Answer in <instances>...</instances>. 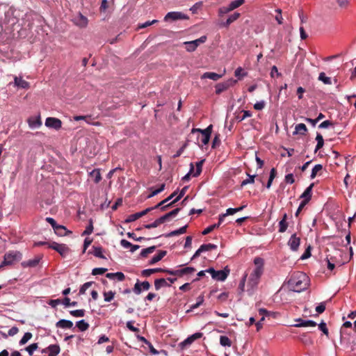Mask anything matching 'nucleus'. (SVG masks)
I'll use <instances>...</instances> for the list:
<instances>
[{"label": "nucleus", "instance_id": "33", "mask_svg": "<svg viewBox=\"0 0 356 356\" xmlns=\"http://www.w3.org/2000/svg\"><path fill=\"white\" fill-rule=\"evenodd\" d=\"M184 44L186 45V51L188 52L194 51L197 49V44L193 42V40L185 42Z\"/></svg>", "mask_w": 356, "mask_h": 356}, {"label": "nucleus", "instance_id": "38", "mask_svg": "<svg viewBox=\"0 0 356 356\" xmlns=\"http://www.w3.org/2000/svg\"><path fill=\"white\" fill-rule=\"evenodd\" d=\"M155 249H156V246H154V245L145 248L141 251L140 256L142 257H147L149 254L154 252Z\"/></svg>", "mask_w": 356, "mask_h": 356}, {"label": "nucleus", "instance_id": "8", "mask_svg": "<svg viewBox=\"0 0 356 356\" xmlns=\"http://www.w3.org/2000/svg\"><path fill=\"white\" fill-rule=\"evenodd\" d=\"M45 125L47 127L58 130L62 127V122L58 118L49 117L46 119Z\"/></svg>", "mask_w": 356, "mask_h": 356}, {"label": "nucleus", "instance_id": "51", "mask_svg": "<svg viewBox=\"0 0 356 356\" xmlns=\"http://www.w3.org/2000/svg\"><path fill=\"white\" fill-rule=\"evenodd\" d=\"M90 175L92 177H94V178H95L94 181L96 184L99 183L101 181L102 176L98 170H92V172L90 173Z\"/></svg>", "mask_w": 356, "mask_h": 356}, {"label": "nucleus", "instance_id": "27", "mask_svg": "<svg viewBox=\"0 0 356 356\" xmlns=\"http://www.w3.org/2000/svg\"><path fill=\"white\" fill-rule=\"evenodd\" d=\"M286 219H287V215H286V213H284L282 219L279 222V232L281 233L284 232L288 227V223L286 222Z\"/></svg>", "mask_w": 356, "mask_h": 356}, {"label": "nucleus", "instance_id": "53", "mask_svg": "<svg viewBox=\"0 0 356 356\" xmlns=\"http://www.w3.org/2000/svg\"><path fill=\"white\" fill-rule=\"evenodd\" d=\"M245 2V0H235L229 3L232 10L242 6Z\"/></svg>", "mask_w": 356, "mask_h": 356}, {"label": "nucleus", "instance_id": "62", "mask_svg": "<svg viewBox=\"0 0 356 356\" xmlns=\"http://www.w3.org/2000/svg\"><path fill=\"white\" fill-rule=\"evenodd\" d=\"M218 227H219V224L211 225L209 226L208 227H207L202 232V234L203 235H207V234H209L210 232H211L213 230H214L216 228H218Z\"/></svg>", "mask_w": 356, "mask_h": 356}, {"label": "nucleus", "instance_id": "34", "mask_svg": "<svg viewBox=\"0 0 356 356\" xmlns=\"http://www.w3.org/2000/svg\"><path fill=\"white\" fill-rule=\"evenodd\" d=\"M115 292L113 291H104L103 293L104 301L105 302H111L113 300L115 297Z\"/></svg>", "mask_w": 356, "mask_h": 356}, {"label": "nucleus", "instance_id": "21", "mask_svg": "<svg viewBox=\"0 0 356 356\" xmlns=\"http://www.w3.org/2000/svg\"><path fill=\"white\" fill-rule=\"evenodd\" d=\"M180 210H181L180 208H176V209H173L172 211H171L170 212L160 217V218L162 220V222L164 223L165 222L169 220L170 219V218H172V217H175V216H177Z\"/></svg>", "mask_w": 356, "mask_h": 356}, {"label": "nucleus", "instance_id": "48", "mask_svg": "<svg viewBox=\"0 0 356 356\" xmlns=\"http://www.w3.org/2000/svg\"><path fill=\"white\" fill-rule=\"evenodd\" d=\"M193 343V341L190 339V337H187L185 340H184L182 342H181L179 344V347L181 349H185L188 346H191Z\"/></svg>", "mask_w": 356, "mask_h": 356}, {"label": "nucleus", "instance_id": "16", "mask_svg": "<svg viewBox=\"0 0 356 356\" xmlns=\"http://www.w3.org/2000/svg\"><path fill=\"white\" fill-rule=\"evenodd\" d=\"M165 269L161 268L145 269L141 271V275L147 277L155 273H165Z\"/></svg>", "mask_w": 356, "mask_h": 356}, {"label": "nucleus", "instance_id": "25", "mask_svg": "<svg viewBox=\"0 0 356 356\" xmlns=\"http://www.w3.org/2000/svg\"><path fill=\"white\" fill-rule=\"evenodd\" d=\"M166 280L164 278L156 279L154 280V287L156 291L159 290L162 287L170 286Z\"/></svg>", "mask_w": 356, "mask_h": 356}, {"label": "nucleus", "instance_id": "11", "mask_svg": "<svg viewBox=\"0 0 356 356\" xmlns=\"http://www.w3.org/2000/svg\"><path fill=\"white\" fill-rule=\"evenodd\" d=\"M215 277L213 279L218 281H224L227 277L229 273V269L227 267L225 268L224 270H216Z\"/></svg>", "mask_w": 356, "mask_h": 356}, {"label": "nucleus", "instance_id": "3", "mask_svg": "<svg viewBox=\"0 0 356 356\" xmlns=\"http://www.w3.org/2000/svg\"><path fill=\"white\" fill-rule=\"evenodd\" d=\"M212 132V125H209L205 129H195L193 128L191 131V134L198 133L197 141L198 143H201L202 145L199 144L200 147L207 145L209 142L211 134Z\"/></svg>", "mask_w": 356, "mask_h": 356}, {"label": "nucleus", "instance_id": "42", "mask_svg": "<svg viewBox=\"0 0 356 356\" xmlns=\"http://www.w3.org/2000/svg\"><path fill=\"white\" fill-rule=\"evenodd\" d=\"M323 169V165H321V164H317L316 165H314V167L313 168L312 170V174H311V179H314L316 177V176L317 175L318 172L321 171Z\"/></svg>", "mask_w": 356, "mask_h": 356}, {"label": "nucleus", "instance_id": "43", "mask_svg": "<svg viewBox=\"0 0 356 356\" xmlns=\"http://www.w3.org/2000/svg\"><path fill=\"white\" fill-rule=\"evenodd\" d=\"M336 2L341 9H347L350 5V0H336Z\"/></svg>", "mask_w": 356, "mask_h": 356}, {"label": "nucleus", "instance_id": "55", "mask_svg": "<svg viewBox=\"0 0 356 356\" xmlns=\"http://www.w3.org/2000/svg\"><path fill=\"white\" fill-rule=\"evenodd\" d=\"M248 176L249 177L248 179H246L245 180H243L242 182H241V186L243 187L248 184H253L254 182V179L256 177V175H250L249 174H247Z\"/></svg>", "mask_w": 356, "mask_h": 356}, {"label": "nucleus", "instance_id": "7", "mask_svg": "<svg viewBox=\"0 0 356 356\" xmlns=\"http://www.w3.org/2000/svg\"><path fill=\"white\" fill-rule=\"evenodd\" d=\"M151 285L149 282L144 281L140 282L138 280L136 281L134 288L133 291L134 293L138 295L141 293L142 291H147L149 289Z\"/></svg>", "mask_w": 356, "mask_h": 356}, {"label": "nucleus", "instance_id": "46", "mask_svg": "<svg viewBox=\"0 0 356 356\" xmlns=\"http://www.w3.org/2000/svg\"><path fill=\"white\" fill-rule=\"evenodd\" d=\"M165 273H167V274L170 275L178 276V277L183 276L181 269H179V270L165 269Z\"/></svg>", "mask_w": 356, "mask_h": 356}, {"label": "nucleus", "instance_id": "10", "mask_svg": "<svg viewBox=\"0 0 356 356\" xmlns=\"http://www.w3.org/2000/svg\"><path fill=\"white\" fill-rule=\"evenodd\" d=\"M295 321L297 322V323L294 325V326L296 327H316L317 325L316 322L311 320L305 321L302 320V318H296L295 319Z\"/></svg>", "mask_w": 356, "mask_h": 356}, {"label": "nucleus", "instance_id": "37", "mask_svg": "<svg viewBox=\"0 0 356 356\" xmlns=\"http://www.w3.org/2000/svg\"><path fill=\"white\" fill-rule=\"evenodd\" d=\"M204 162V160L203 159L196 163V170L195 173H193V177H198L201 174Z\"/></svg>", "mask_w": 356, "mask_h": 356}, {"label": "nucleus", "instance_id": "60", "mask_svg": "<svg viewBox=\"0 0 356 356\" xmlns=\"http://www.w3.org/2000/svg\"><path fill=\"white\" fill-rule=\"evenodd\" d=\"M140 218L138 212L129 215L126 219V222H131Z\"/></svg>", "mask_w": 356, "mask_h": 356}, {"label": "nucleus", "instance_id": "58", "mask_svg": "<svg viewBox=\"0 0 356 356\" xmlns=\"http://www.w3.org/2000/svg\"><path fill=\"white\" fill-rule=\"evenodd\" d=\"M94 284L93 282H88L83 284L79 289V294H84L86 291Z\"/></svg>", "mask_w": 356, "mask_h": 356}, {"label": "nucleus", "instance_id": "13", "mask_svg": "<svg viewBox=\"0 0 356 356\" xmlns=\"http://www.w3.org/2000/svg\"><path fill=\"white\" fill-rule=\"evenodd\" d=\"M27 122L31 129L39 128L42 125V121L40 116L30 117L28 118Z\"/></svg>", "mask_w": 356, "mask_h": 356}, {"label": "nucleus", "instance_id": "29", "mask_svg": "<svg viewBox=\"0 0 356 356\" xmlns=\"http://www.w3.org/2000/svg\"><path fill=\"white\" fill-rule=\"evenodd\" d=\"M295 130L296 131L294 134H300L301 135H305L307 131V128L305 124L300 123L296 126Z\"/></svg>", "mask_w": 356, "mask_h": 356}, {"label": "nucleus", "instance_id": "57", "mask_svg": "<svg viewBox=\"0 0 356 356\" xmlns=\"http://www.w3.org/2000/svg\"><path fill=\"white\" fill-rule=\"evenodd\" d=\"M38 348V345L37 343H34L31 344L30 346L26 348V350L29 353V355L31 356L33 354V352L37 350Z\"/></svg>", "mask_w": 356, "mask_h": 356}, {"label": "nucleus", "instance_id": "19", "mask_svg": "<svg viewBox=\"0 0 356 356\" xmlns=\"http://www.w3.org/2000/svg\"><path fill=\"white\" fill-rule=\"evenodd\" d=\"M241 16V14L238 12H235L234 14L231 15L226 22L221 24V25L224 27H228L232 23L237 20L239 17Z\"/></svg>", "mask_w": 356, "mask_h": 356}, {"label": "nucleus", "instance_id": "2", "mask_svg": "<svg viewBox=\"0 0 356 356\" xmlns=\"http://www.w3.org/2000/svg\"><path fill=\"white\" fill-rule=\"evenodd\" d=\"M254 264L255 268L250 273L248 283L251 288L257 286L259 282V280L264 273V261L261 257H257L254 259Z\"/></svg>", "mask_w": 356, "mask_h": 356}, {"label": "nucleus", "instance_id": "35", "mask_svg": "<svg viewBox=\"0 0 356 356\" xmlns=\"http://www.w3.org/2000/svg\"><path fill=\"white\" fill-rule=\"evenodd\" d=\"M76 327L80 331H86L89 327V324L84 320H81L76 323Z\"/></svg>", "mask_w": 356, "mask_h": 356}, {"label": "nucleus", "instance_id": "30", "mask_svg": "<svg viewBox=\"0 0 356 356\" xmlns=\"http://www.w3.org/2000/svg\"><path fill=\"white\" fill-rule=\"evenodd\" d=\"M177 194V190L174 191L170 196H168L167 198H165V200H162L161 202H160L159 204H157L156 206H155V208H161L163 206H165L166 203L168 202L170 200H172L176 195Z\"/></svg>", "mask_w": 356, "mask_h": 356}, {"label": "nucleus", "instance_id": "59", "mask_svg": "<svg viewBox=\"0 0 356 356\" xmlns=\"http://www.w3.org/2000/svg\"><path fill=\"white\" fill-rule=\"evenodd\" d=\"M204 302V296H200L198 298H197V301L196 302L195 304L194 305H192L191 306V309L190 310H193L197 307H199Z\"/></svg>", "mask_w": 356, "mask_h": 356}, {"label": "nucleus", "instance_id": "32", "mask_svg": "<svg viewBox=\"0 0 356 356\" xmlns=\"http://www.w3.org/2000/svg\"><path fill=\"white\" fill-rule=\"evenodd\" d=\"M316 140L317 141V145L315 148V152H316L318 150H319L321 148L323 147L324 145V140L321 134H317Z\"/></svg>", "mask_w": 356, "mask_h": 356}, {"label": "nucleus", "instance_id": "56", "mask_svg": "<svg viewBox=\"0 0 356 356\" xmlns=\"http://www.w3.org/2000/svg\"><path fill=\"white\" fill-rule=\"evenodd\" d=\"M231 11H232V9L229 4L228 6H223L220 8L218 10V13L220 16H222L223 15L227 14Z\"/></svg>", "mask_w": 356, "mask_h": 356}, {"label": "nucleus", "instance_id": "63", "mask_svg": "<svg viewBox=\"0 0 356 356\" xmlns=\"http://www.w3.org/2000/svg\"><path fill=\"white\" fill-rule=\"evenodd\" d=\"M243 68L239 67L235 70L234 75L240 79L243 76H246L247 74L245 72H243Z\"/></svg>", "mask_w": 356, "mask_h": 356}, {"label": "nucleus", "instance_id": "49", "mask_svg": "<svg viewBox=\"0 0 356 356\" xmlns=\"http://www.w3.org/2000/svg\"><path fill=\"white\" fill-rule=\"evenodd\" d=\"M33 335L31 332H26L22 338L19 341L20 345H24L28 342L29 340H30L32 338Z\"/></svg>", "mask_w": 356, "mask_h": 356}, {"label": "nucleus", "instance_id": "47", "mask_svg": "<svg viewBox=\"0 0 356 356\" xmlns=\"http://www.w3.org/2000/svg\"><path fill=\"white\" fill-rule=\"evenodd\" d=\"M94 251L93 254L99 258L105 259L106 257L102 254V247H93Z\"/></svg>", "mask_w": 356, "mask_h": 356}, {"label": "nucleus", "instance_id": "64", "mask_svg": "<svg viewBox=\"0 0 356 356\" xmlns=\"http://www.w3.org/2000/svg\"><path fill=\"white\" fill-rule=\"evenodd\" d=\"M275 12L277 14L275 15V19L279 24H282L283 23V18L282 16V10L278 8L275 10Z\"/></svg>", "mask_w": 356, "mask_h": 356}, {"label": "nucleus", "instance_id": "44", "mask_svg": "<svg viewBox=\"0 0 356 356\" xmlns=\"http://www.w3.org/2000/svg\"><path fill=\"white\" fill-rule=\"evenodd\" d=\"M246 206L245 205H243V206H241L240 207H238V208H229L227 209L226 211V216L227 215H233L234 213H236V212H238V211H242Z\"/></svg>", "mask_w": 356, "mask_h": 356}, {"label": "nucleus", "instance_id": "61", "mask_svg": "<svg viewBox=\"0 0 356 356\" xmlns=\"http://www.w3.org/2000/svg\"><path fill=\"white\" fill-rule=\"evenodd\" d=\"M107 271V268H95L92 270V275H102Z\"/></svg>", "mask_w": 356, "mask_h": 356}, {"label": "nucleus", "instance_id": "6", "mask_svg": "<svg viewBox=\"0 0 356 356\" xmlns=\"http://www.w3.org/2000/svg\"><path fill=\"white\" fill-rule=\"evenodd\" d=\"M48 248L56 250L63 257H65L70 252V249L65 244H59L54 241L48 243Z\"/></svg>", "mask_w": 356, "mask_h": 356}, {"label": "nucleus", "instance_id": "52", "mask_svg": "<svg viewBox=\"0 0 356 356\" xmlns=\"http://www.w3.org/2000/svg\"><path fill=\"white\" fill-rule=\"evenodd\" d=\"M200 247L203 252L209 251L217 248V245L212 243L202 244Z\"/></svg>", "mask_w": 356, "mask_h": 356}, {"label": "nucleus", "instance_id": "41", "mask_svg": "<svg viewBox=\"0 0 356 356\" xmlns=\"http://www.w3.org/2000/svg\"><path fill=\"white\" fill-rule=\"evenodd\" d=\"M241 113H243L242 115H238L236 116V119L238 120V122H241L243 120H245L246 118H249V117L252 116V113L250 111L243 110V111H241Z\"/></svg>", "mask_w": 356, "mask_h": 356}, {"label": "nucleus", "instance_id": "22", "mask_svg": "<svg viewBox=\"0 0 356 356\" xmlns=\"http://www.w3.org/2000/svg\"><path fill=\"white\" fill-rule=\"evenodd\" d=\"M54 230L55 234L59 236H66L67 234L72 233L70 231H68L65 226L60 225H58Z\"/></svg>", "mask_w": 356, "mask_h": 356}, {"label": "nucleus", "instance_id": "24", "mask_svg": "<svg viewBox=\"0 0 356 356\" xmlns=\"http://www.w3.org/2000/svg\"><path fill=\"white\" fill-rule=\"evenodd\" d=\"M56 325L57 327L70 329L73 326V323L69 320L61 319L56 323Z\"/></svg>", "mask_w": 356, "mask_h": 356}, {"label": "nucleus", "instance_id": "39", "mask_svg": "<svg viewBox=\"0 0 356 356\" xmlns=\"http://www.w3.org/2000/svg\"><path fill=\"white\" fill-rule=\"evenodd\" d=\"M220 343L222 346L230 347L232 346L231 340L227 336H220Z\"/></svg>", "mask_w": 356, "mask_h": 356}, {"label": "nucleus", "instance_id": "40", "mask_svg": "<svg viewBox=\"0 0 356 356\" xmlns=\"http://www.w3.org/2000/svg\"><path fill=\"white\" fill-rule=\"evenodd\" d=\"M6 11H7L6 6L0 5V24H3V20H6Z\"/></svg>", "mask_w": 356, "mask_h": 356}, {"label": "nucleus", "instance_id": "4", "mask_svg": "<svg viewBox=\"0 0 356 356\" xmlns=\"http://www.w3.org/2000/svg\"><path fill=\"white\" fill-rule=\"evenodd\" d=\"M22 254L20 252L17 250H11L6 252L4 255V259L2 265H12L15 262L19 261L22 259Z\"/></svg>", "mask_w": 356, "mask_h": 356}, {"label": "nucleus", "instance_id": "5", "mask_svg": "<svg viewBox=\"0 0 356 356\" xmlns=\"http://www.w3.org/2000/svg\"><path fill=\"white\" fill-rule=\"evenodd\" d=\"M188 15L184 14V13L179 11H172L168 13L165 15L163 20L166 22H172L177 20H188Z\"/></svg>", "mask_w": 356, "mask_h": 356}, {"label": "nucleus", "instance_id": "17", "mask_svg": "<svg viewBox=\"0 0 356 356\" xmlns=\"http://www.w3.org/2000/svg\"><path fill=\"white\" fill-rule=\"evenodd\" d=\"M231 83L232 81L218 83L216 86V93L220 95L221 92L228 89V88L231 86Z\"/></svg>", "mask_w": 356, "mask_h": 356}, {"label": "nucleus", "instance_id": "20", "mask_svg": "<svg viewBox=\"0 0 356 356\" xmlns=\"http://www.w3.org/2000/svg\"><path fill=\"white\" fill-rule=\"evenodd\" d=\"M167 254L165 250H160L157 254L154 255L149 261V265H153L161 261Z\"/></svg>", "mask_w": 356, "mask_h": 356}, {"label": "nucleus", "instance_id": "18", "mask_svg": "<svg viewBox=\"0 0 356 356\" xmlns=\"http://www.w3.org/2000/svg\"><path fill=\"white\" fill-rule=\"evenodd\" d=\"M42 259L41 256H37L33 259L23 262L22 264L24 267H35L40 263Z\"/></svg>", "mask_w": 356, "mask_h": 356}, {"label": "nucleus", "instance_id": "12", "mask_svg": "<svg viewBox=\"0 0 356 356\" xmlns=\"http://www.w3.org/2000/svg\"><path fill=\"white\" fill-rule=\"evenodd\" d=\"M14 86L19 88L28 89L30 84L28 81L24 80L22 77L14 76Z\"/></svg>", "mask_w": 356, "mask_h": 356}, {"label": "nucleus", "instance_id": "50", "mask_svg": "<svg viewBox=\"0 0 356 356\" xmlns=\"http://www.w3.org/2000/svg\"><path fill=\"white\" fill-rule=\"evenodd\" d=\"M165 184H162L158 189L152 191V193L148 195L147 198H151L162 192L165 189Z\"/></svg>", "mask_w": 356, "mask_h": 356}, {"label": "nucleus", "instance_id": "23", "mask_svg": "<svg viewBox=\"0 0 356 356\" xmlns=\"http://www.w3.org/2000/svg\"><path fill=\"white\" fill-rule=\"evenodd\" d=\"M222 77L221 74H217L216 72H207L204 73L201 76V79H209L213 81H218Z\"/></svg>", "mask_w": 356, "mask_h": 356}, {"label": "nucleus", "instance_id": "9", "mask_svg": "<svg viewBox=\"0 0 356 356\" xmlns=\"http://www.w3.org/2000/svg\"><path fill=\"white\" fill-rule=\"evenodd\" d=\"M300 243V238L296 236V234H293L290 237L288 245L291 250L293 251H297Z\"/></svg>", "mask_w": 356, "mask_h": 356}, {"label": "nucleus", "instance_id": "15", "mask_svg": "<svg viewBox=\"0 0 356 356\" xmlns=\"http://www.w3.org/2000/svg\"><path fill=\"white\" fill-rule=\"evenodd\" d=\"M314 186V183L311 184L302 193V194L300 195V198H302V200H305L307 202H309L311 200L312 196V189Z\"/></svg>", "mask_w": 356, "mask_h": 356}, {"label": "nucleus", "instance_id": "28", "mask_svg": "<svg viewBox=\"0 0 356 356\" xmlns=\"http://www.w3.org/2000/svg\"><path fill=\"white\" fill-rule=\"evenodd\" d=\"M6 10H7V11H6V20H3V24H8V23L10 22L13 20V19L14 18V17H13L14 12H15L14 9L12 7H8L6 6Z\"/></svg>", "mask_w": 356, "mask_h": 356}, {"label": "nucleus", "instance_id": "54", "mask_svg": "<svg viewBox=\"0 0 356 356\" xmlns=\"http://www.w3.org/2000/svg\"><path fill=\"white\" fill-rule=\"evenodd\" d=\"M70 314L75 317H83L85 315V310L84 309H76V310H72L70 312Z\"/></svg>", "mask_w": 356, "mask_h": 356}, {"label": "nucleus", "instance_id": "26", "mask_svg": "<svg viewBox=\"0 0 356 356\" xmlns=\"http://www.w3.org/2000/svg\"><path fill=\"white\" fill-rule=\"evenodd\" d=\"M49 355L48 356H56L60 351V346L57 344L50 345L47 347Z\"/></svg>", "mask_w": 356, "mask_h": 356}, {"label": "nucleus", "instance_id": "14", "mask_svg": "<svg viewBox=\"0 0 356 356\" xmlns=\"http://www.w3.org/2000/svg\"><path fill=\"white\" fill-rule=\"evenodd\" d=\"M188 186H184L180 191L178 196L171 202L167 204V205L161 207V211H165L168 208L172 207L175 203L178 202L186 193Z\"/></svg>", "mask_w": 356, "mask_h": 356}, {"label": "nucleus", "instance_id": "45", "mask_svg": "<svg viewBox=\"0 0 356 356\" xmlns=\"http://www.w3.org/2000/svg\"><path fill=\"white\" fill-rule=\"evenodd\" d=\"M163 223L162 222V220H161L160 218H159L158 219H156V220H154V222H153L151 224H147L145 225L144 227L146 229H152V228H155V227H157L159 225H160L161 224Z\"/></svg>", "mask_w": 356, "mask_h": 356}, {"label": "nucleus", "instance_id": "31", "mask_svg": "<svg viewBox=\"0 0 356 356\" xmlns=\"http://www.w3.org/2000/svg\"><path fill=\"white\" fill-rule=\"evenodd\" d=\"M76 24L80 27H86L88 24V19L80 13Z\"/></svg>", "mask_w": 356, "mask_h": 356}, {"label": "nucleus", "instance_id": "36", "mask_svg": "<svg viewBox=\"0 0 356 356\" xmlns=\"http://www.w3.org/2000/svg\"><path fill=\"white\" fill-rule=\"evenodd\" d=\"M318 80L323 82L325 84L330 85L332 84L331 78L326 76L324 72H321L318 76Z\"/></svg>", "mask_w": 356, "mask_h": 356}, {"label": "nucleus", "instance_id": "1", "mask_svg": "<svg viewBox=\"0 0 356 356\" xmlns=\"http://www.w3.org/2000/svg\"><path fill=\"white\" fill-rule=\"evenodd\" d=\"M288 283L292 291L300 293L308 287L309 278L305 273L298 272L291 277Z\"/></svg>", "mask_w": 356, "mask_h": 356}]
</instances>
